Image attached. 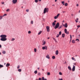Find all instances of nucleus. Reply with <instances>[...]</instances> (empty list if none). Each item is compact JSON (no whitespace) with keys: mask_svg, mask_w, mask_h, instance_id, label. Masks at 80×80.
<instances>
[{"mask_svg":"<svg viewBox=\"0 0 80 80\" xmlns=\"http://www.w3.org/2000/svg\"><path fill=\"white\" fill-rule=\"evenodd\" d=\"M0 37L1 38L0 39L1 41L5 42V41H6L7 40V38H6L7 37V35H2L0 36Z\"/></svg>","mask_w":80,"mask_h":80,"instance_id":"obj_1","label":"nucleus"},{"mask_svg":"<svg viewBox=\"0 0 80 80\" xmlns=\"http://www.w3.org/2000/svg\"><path fill=\"white\" fill-rule=\"evenodd\" d=\"M49 9L48 8H45L43 11V13L45 14L46 13H48Z\"/></svg>","mask_w":80,"mask_h":80,"instance_id":"obj_2","label":"nucleus"},{"mask_svg":"<svg viewBox=\"0 0 80 80\" xmlns=\"http://www.w3.org/2000/svg\"><path fill=\"white\" fill-rule=\"evenodd\" d=\"M60 25V24L58 22L56 25L55 27L54 28L55 29H57L58 28L59 26Z\"/></svg>","mask_w":80,"mask_h":80,"instance_id":"obj_3","label":"nucleus"},{"mask_svg":"<svg viewBox=\"0 0 80 80\" xmlns=\"http://www.w3.org/2000/svg\"><path fill=\"white\" fill-rule=\"evenodd\" d=\"M46 28L47 32H50V27H49V26H47Z\"/></svg>","mask_w":80,"mask_h":80,"instance_id":"obj_4","label":"nucleus"},{"mask_svg":"<svg viewBox=\"0 0 80 80\" xmlns=\"http://www.w3.org/2000/svg\"><path fill=\"white\" fill-rule=\"evenodd\" d=\"M62 25L63 26V27H65V28H67V27H68V25H67V23H65V25L62 24Z\"/></svg>","mask_w":80,"mask_h":80,"instance_id":"obj_5","label":"nucleus"},{"mask_svg":"<svg viewBox=\"0 0 80 80\" xmlns=\"http://www.w3.org/2000/svg\"><path fill=\"white\" fill-rule=\"evenodd\" d=\"M12 2L14 4H15L17 2V0H12Z\"/></svg>","mask_w":80,"mask_h":80,"instance_id":"obj_6","label":"nucleus"},{"mask_svg":"<svg viewBox=\"0 0 80 80\" xmlns=\"http://www.w3.org/2000/svg\"><path fill=\"white\" fill-rule=\"evenodd\" d=\"M43 50H47V47L45 46L42 47Z\"/></svg>","mask_w":80,"mask_h":80,"instance_id":"obj_7","label":"nucleus"},{"mask_svg":"<svg viewBox=\"0 0 80 80\" xmlns=\"http://www.w3.org/2000/svg\"><path fill=\"white\" fill-rule=\"evenodd\" d=\"M75 70V66H74V65H73V67L72 68V71L74 72Z\"/></svg>","mask_w":80,"mask_h":80,"instance_id":"obj_8","label":"nucleus"},{"mask_svg":"<svg viewBox=\"0 0 80 80\" xmlns=\"http://www.w3.org/2000/svg\"><path fill=\"white\" fill-rule=\"evenodd\" d=\"M46 58H48V59H50V57H49V55H47L46 56Z\"/></svg>","mask_w":80,"mask_h":80,"instance_id":"obj_9","label":"nucleus"},{"mask_svg":"<svg viewBox=\"0 0 80 80\" xmlns=\"http://www.w3.org/2000/svg\"><path fill=\"white\" fill-rule=\"evenodd\" d=\"M62 27H63V26L62 25L59 26V27L58 28V29H60V28H62Z\"/></svg>","mask_w":80,"mask_h":80,"instance_id":"obj_10","label":"nucleus"},{"mask_svg":"<svg viewBox=\"0 0 80 80\" xmlns=\"http://www.w3.org/2000/svg\"><path fill=\"white\" fill-rule=\"evenodd\" d=\"M10 64L9 63H8L6 64V66L7 67H9Z\"/></svg>","mask_w":80,"mask_h":80,"instance_id":"obj_11","label":"nucleus"},{"mask_svg":"<svg viewBox=\"0 0 80 80\" xmlns=\"http://www.w3.org/2000/svg\"><path fill=\"white\" fill-rule=\"evenodd\" d=\"M41 79L42 80H47V79H46V78L45 79V78H44V77H42Z\"/></svg>","mask_w":80,"mask_h":80,"instance_id":"obj_12","label":"nucleus"},{"mask_svg":"<svg viewBox=\"0 0 80 80\" xmlns=\"http://www.w3.org/2000/svg\"><path fill=\"white\" fill-rule=\"evenodd\" d=\"M58 50H57L56 52V55H58Z\"/></svg>","mask_w":80,"mask_h":80,"instance_id":"obj_13","label":"nucleus"},{"mask_svg":"<svg viewBox=\"0 0 80 80\" xmlns=\"http://www.w3.org/2000/svg\"><path fill=\"white\" fill-rule=\"evenodd\" d=\"M72 43H75V41L74 40H72Z\"/></svg>","mask_w":80,"mask_h":80,"instance_id":"obj_14","label":"nucleus"},{"mask_svg":"<svg viewBox=\"0 0 80 80\" xmlns=\"http://www.w3.org/2000/svg\"><path fill=\"white\" fill-rule=\"evenodd\" d=\"M68 68L69 70H72V68H71V67L68 66Z\"/></svg>","mask_w":80,"mask_h":80,"instance_id":"obj_15","label":"nucleus"},{"mask_svg":"<svg viewBox=\"0 0 80 80\" xmlns=\"http://www.w3.org/2000/svg\"><path fill=\"white\" fill-rule=\"evenodd\" d=\"M53 39L54 40L55 42H57V40H56V39H55V38H53Z\"/></svg>","mask_w":80,"mask_h":80,"instance_id":"obj_16","label":"nucleus"},{"mask_svg":"<svg viewBox=\"0 0 80 80\" xmlns=\"http://www.w3.org/2000/svg\"><path fill=\"white\" fill-rule=\"evenodd\" d=\"M2 53L3 54H5V53H6V52L5 51H3L2 52Z\"/></svg>","mask_w":80,"mask_h":80,"instance_id":"obj_17","label":"nucleus"},{"mask_svg":"<svg viewBox=\"0 0 80 80\" xmlns=\"http://www.w3.org/2000/svg\"><path fill=\"white\" fill-rule=\"evenodd\" d=\"M62 37L63 38H64L65 37V34H62Z\"/></svg>","mask_w":80,"mask_h":80,"instance_id":"obj_18","label":"nucleus"},{"mask_svg":"<svg viewBox=\"0 0 80 80\" xmlns=\"http://www.w3.org/2000/svg\"><path fill=\"white\" fill-rule=\"evenodd\" d=\"M62 4H63V5H65V4H64V3H65V1H62Z\"/></svg>","mask_w":80,"mask_h":80,"instance_id":"obj_19","label":"nucleus"},{"mask_svg":"<svg viewBox=\"0 0 80 80\" xmlns=\"http://www.w3.org/2000/svg\"><path fill=\"white\" fill-rule=\"evenodd\" d=\"M65 6L66 7H67V6H68V3H66L64 4Z\"/></svg>","mask_w":80,"mask_h":80,"instance_id":"obj_20","label":"nucleus"},{"mask_svg":"<svg viewBox=\"0 0 80 80\" xmlns=\"http://www.w3.org/2000/svg\"><path fill=\"white\" fill-rule=\"evenodd\" d=\"M55 24H56L55 22H53L52 23V25H53V26H55Z\"/></svg>","mask_w":80,"mask_h":80,"instance_id":"obj_21","label":"nucleus"},{"mask_svg":"<svg viewBox=\"0 0 80 80\" xmlns=\"http://www.w3.org/2000/svg\"><path fill=\"white\" fill-rule=\"evenodd\" d=\"M3 16H0V20H2L3 18Z\"/></svg>","mask_w":80,"mask_h":80,"instance_id":"obj_22","label":"nucleus"},{"mask_svg":"<svg viewBox=\"0 0 80 80\" xmlns=\"http://www.w3.org/2000/svg\"><path fill=\"white\" fill-rule=\"evenodd\" d=\"M37 72H38L36 70L34 71V73L35 74H37Z\"/></svg>","mask_w":80,"mask_h":80,"instance_id":"obj_23","label":"nucleus"},{"mask_svg":"<svg viewBox=\"0 0 80 80\" xmlns=\"http://www.w3.org/2000/svg\"><path fill=\"white\" fill-rule=\"evenodd\" d=\"M64 32L65 33H67V29H65Z\"/></svg>","mask_w":80,"mask_h":80,"instance_id":"obj_24","label":"nucleus"},{"mask_svg":"<svg viewBox=\"0 0 80 80\" xmlns=\"http://www.w3.org/2000/svg\"><path fill=\"white\" fill-rule=\"evenodd\" d=\"M2 67H3V65L0 64V68H2Z\"/></svg>","mask_w":80,"mask_h":80,"instance_id":"obj_25","label":"nucleus"},{"mask_svg":"<svg viewBox=\"0 0 80 80\" xmlns=\"http://www.w3.org/2000/svg\"><path fill=\"white\" fill-rule=\"evenodd\" d=\"M52 59H55V56H52Z\"/></svg>","mask_w":80,"mask_h":80,"instance_id":"obj_26","label":"nucleus"},{"mask_svg":"<svg viewBox=\"0 0 80 80\" xmlns=\"http://www.w3.org/2000/svg\"><path fill=\"white\" fill-rule=\"evenodd\" d=\"M61 34H62V32H61V31L59 32V35H60Z\"/></svg>","mask_w":80,"mask_h":80,"instance_id":"obj_27","label":"nucleus"},{"mask_svg":"<svg viewBox=\"0 0 80 80\" xmlns=\"http://www.w3.org/2000/svg\"><path fill=\"white\" fill-rule=\"evenodd\" d=\"M42 33V31H40L38 33V35H40Z\"/></svg>","mask_w":80,"mask_h":80,"instance_id":"obj_28","label":"nucleus"},{"mask_svg":"<svg viewBox=\"0 0 80 80\" xmlns=\"http://www.w3.org/2000/svg\"><path fill=\"white\" fill-rule=\"evenodd\" d=\"M46 43V42L45 41H44V42L43 43L42 45H45V44Z\"/></svg>","mask_w":80,"mask_h":80,"instance_id":"obj_29","label":"nucleus"},{"mask_svg":"<svg viewBox=\"0 0 80 80\" xmlns=\"http://www.w3.org/2000/svg\"><path fill=\"white\" fill-rule=\"evenodd\" d=\"M15 40V38H12L11 39V41H14Z\"/></svg>","mask_w":80,"mask_h":80,"instance_id":"obj_30","label":"nucleus"},{"mask_svg":"<svg viewBox=\"0 0 80 80\" xmlns=\"http://www.w3.org/2000/svg\"><path fill=\"white\" fill-rule=\"evenodd\" d=\"M48 75H50V72H48L47 73Z\"/></svg>","mask_w":80,"mask_h":80,"instance_id":"obj_31","label":"nucleus"},{"mask_svg":"<svg viewBox=\"0 0 80 80\" xmlns=\"http://www.w3.org/2000/svg\"><path fill=\"white\" fill-rule=\"evenodd\" d=\"M18 72H21L22 71V69H18Z\"/></svg>","mask_w":80,"mask_h":80,"instance_id":"obj_32","label":"nucleus"},{"mask_svg":"<svg viewBox=\"0 0 80 80\" xmlns=\"http://www.w3.org/2000/svg\"><path fill=\"white\" fill-rule=\"evenodd\" d=\"M34 51L35 52H37V49L34 48Z\"/></svg>","mask_w":80,"mask_h":80,"instance_id":"obj_33","label":"nucleus"},{"mask_svg":"<svg viewBox=\"0 0 80 80\" xmlns=\"http://www.w3.org/2000/svg\"><path fill=\"white\" fill-rule=\"evenodd\" d=\"M31 24H33V21H31Z\"/></svg>","mask_w":80,"mask_h":80,"instance_id":"obj_34","label":"nucleus"},{"mask_svg":"<svg viewBox=\"0 0 80 80\" xmlns=\"http://www.w3.org/2000/svg\"><path fill=\"white\" fill-rule=\"evenodd\" d=\"M57 18H58L57 16H55V17H54V19H57Z\"/></svg>","mask_w":80,"mask_h":80,"instance_id":"obj_35","label":"nucleus"},{"mask_svg":"<svg viewBox=\"0 0 80 80\" xmlns=\"http://www.w3.org/2000/svg\"><path fill=\"white\" fill-rule=\"evenodd\" d=\"M59 37V34H57V36H56V37H57V38H58V37Z\"/></svg>","mask_w":80,"mask_h":80,"instance_id":"obj_36","label":"nucleus"},{"mask_svg":"<svg viewBox=\"0 0 80 80\" xmlns=\"http://www.w3.org/2000/svg\"><path fill=\"white\" fill-rule=\"evenodd\" d=\"M35 2L36 3H38V0H35Z\"/></svg>","mask_w":80,"mask_h":80,"instance_id":"obj_37","label":"nucleus"},{"mask_svg":"<svg viewBox=\"0 0 80 80\" xmlns=\"http://www.w3.org/2000/svg\"><path fill=\"white\" fill-rule=\"evenodd\" d=\"M59 75H62V72H59Z\"/></svg>","mask_w":80,"mask_h":80,"instance_id":"obj_38","label":"nucleus"},{"mask_svg":"<svg viewBox=\"0 0 80 80\" xmlns=\"http://www.w3.org/2000/svg\"><path fill=\"white\" fill-rule=\"evenodd\" d=\"M6 15H7V14H4L3 15H2V17L4 16H6Z\"/></svg>","mask_w":80,"mask_h":80,"instance_id":"obj_39","label":"nucleus"},{"mask_svg":"<svg viewBox=\"0 0 80 80\" xmlns=\"http://www.w3.org/2000/svg\"><path fill=\"white\" fill-rule=\"evenodd\" d=\"M26 12H29V9H27L26 10Z\"/></svg>","mask_w":80,"mask_h":80,"instance_id":"obj_40","label":"nucleus"},{"mask_svg":"<svg viewBox=\"0 0 80 80\" xmlns=\"http://www.w3.org/2000/svg\"><path fill=\"white\" fill-rule=\"evenodd\" d=\"M7 12H9V11H10V9H7L6 10Z\"/></svg>","mask_w":80,"mask_h":80,"instance_id":"obj_41","label":"nucleus"},{"mask_svg":"<svg viewBox=\"0 0 80 80\" xmlns=\"http://www.w3.org/2000/svg\"><path fill=\"white\" fill-rule=\"evenodd\" d=\"M66 33V34H69V32H68H68H67L66 33Z\"/></svg>","mask_w":80,"mask_h":80,"instance_id":"obj_42","label":"nucleus"},{"mask_svg":"<svg viewBox=\"0 0 80 80\" xmlns=\"http://www.w3.org/2000/svg\"><path fill=\"white\" fill-rule=\"evenodd\" d=\"M59 15H60V14H58L57 16H57V17L58 18V16H59Z\"/></svg>","mask_w":80,"mask_h":80,"instance_id":"obj_43","label":"nucleus"},{"mask_svg":"<svg viewBox=\"0 0 80 80\" xmlns=\"http://www.w3.org/2000/svg\"><path fill=\"white\" fill-rule=\"evenodd\" d=\"M70 40H72V35H70Z\"/></svg>","mask_w":80,"mask_h":80,"instance_id":"obj_44","label":"nucleus"},{"mask_svg":"<svg viewBox=\"0 0 80 80\" xmlns=\"http://www.w3.org/2000/svg\"><path fill=\"white\" fill-rule=\"evenodd\" d=\"M78 40V41H79V39H76V41H77Z\"/></svg>","mask_w":80,"mask_h":80,"instance_id":"obj_45","label":"nucleus"},{"mask_svg":"<svg viewBox=\"0 0 80 80\" xmlns=\"http://www.w3.org/2000/svg\"><path fill=\"white\" fill-rule=\"evenodd\" d=\"M72 60H75V58L73 57H72Z\"/></svg>","mask_w":80,"mask_h":80,"instance_id":"obj_46","label":"nucleus"},{"mask_svg":"<svg viewBox=\"0 0 80 80\" xmlns=\"http://www.w3.org/2000/svg\"><path fill=\"white\" fill-rule=\"evenodd\" d=\"M28 33H31V31H29L28 32Z\"/></svg>","mask_w":80,"mask_h":80,"instance_id":"obj_47","label":"nucleus"},{"mask_svg":"<svg viewBox=\"0 0 80 80\" xmlns=\"http://www.w3.org/2000/svg\"><path fill=\"white\" fill-rule=\"evenodd\" d=\"M41 75V74L39 72V73H38V75L40 76V75Z\"/></svg>","mask_w":80,"mask_h":80,"instance_id":"obj_48","label":"nucleus"},{"mask_svg":"<svg viewBox=\"0 0 80 80\" xmlns=\"http://www.w3.org/2000/svg\"><path fill=\"white\" fill-rule=\"evenodd\" d=\"M75 21L76 22V23H77L78 22V21L77 20H75Z\"/></svg>","mask_w":80,"mask_h":80,"instance_id":"obj_49","label":"nucleus"},{"mask_svg":"<svg viewBox=\"0 0 80 80\" xmlns=\"http://www.w3.org/2000/svg\"><path fill=\"white\" fill-rule=\"evenodd\" d=\"M38 80H42V78H39V79H38Z\"/></svg>","mask_w":80,"mask_h":80,"instance_id":"obj_50","label":"nucleus"},{"mask_svg":"<svg viewBox=\"0 0 80 80\" xmlns=\"http://www.w3.org/2000/svg\"><path fill=\"white\" fill-rule=\"evenodd\" d=\"M20 68V66L18 65V66L17 67V68Z\"/></svg>","mask_w":80,"mask_h":80,"instance_id":"obj_51","label":"nucleus"},{"mask_svg":"<svg viewBox=\"0 0 80 80\" xmlns=\"http://www.w3.org/2000/svg\"><path fill=\"white\" fill-rule=\"evenodd\" d=\"M77 27H78V28H79V27H80V25H78Z\"/></svg>","mask_w":80,"mask_h":80,"instance_id":"obj_52","label":"nucleus"},{"mask_svg":"<svg viewBox=\"0 0 80 80\" xmlns=\"http://www.w3.org/2000/svg\"><path fill=\"white\" fill-rule=\"evenodd\" d=\"M76 6H77V7H78V4H76Z\"/></svg>","mask_w":80,"mask_h":80,"instance_id":"obj_53","label":"nucleus"},{"mask_svg":"<svg viewBox=\"0 0 80 80\" xmlns=\"http://www.w3.org/2000/svg\"><path fill=\"white\" fill-rule=\"evenodd\" d=\"M2 4H4V2H2Z\"/></svg>","mask_w":80,"mask_h":80,"instance_id":"obj_54","label":"nucleus"},{"mask_svg":"<svg viewBox=\"0 0 80 80\" xmlns=\"http://www.w3.org/2000/svg\"><path fill=\"white\" fill-rule=\"evenodd\" d=\"M0 48H2V45L0 44Z\"/></svg>","mask_w":80,"mask_h":80,"instance_id":"obj_55","label":"nucleus"},{"mask_svg":"<svg viewBox=\"0 0 80 80\" xmlns=\"http://www.w3.org/2000/svg\"><path fill=\"white\" fill-rule=\"evenodd\" d=\"M65 11H62L63 13H65Z\"/></svg>","mask_w":80,"mask_h":80,"instance_id":"obj_56","label":"nucleus"},{"mask_svg":"<svg viewBox=\"0 0 80 80\" xmlns=\"http://www.w3.org/2000/svg\"><path fill=\"white\" fill-rule=\"evenodd\" d=\"M56 22H57V21H56V20H55V21H54V23H56Z\"/></svg>","mask_w":80,"mask_h":80,"instance_id":"obj_57","label":"nucleus"},{"mask_svg":"<svg viewBox=\"0 0 80 80\" xmlns=\"http://www.w3.org/2000/svg\"><path fill=\"white\" fill-rule=\"evenodd\" d=\"M59 80H63L62 78H61Z\"/></svg>","mask_w":80,"mask_h":80,"instance_id":"obj_58","label":"nucleus"},{"mask_svg":"<svg viewBox=\"0 0 80 80\" xmlns=\"http://www.w3.org/2000/svg\"><path fill=\"white\" fill-rule=\"evenodd\" d=\"M39 69H40V68H38V70H39Z\"/></svg>","mask_w":80,"mask_h":80,"instance_id":"obj_59","label":"nucleus"},{"mask_svg":"<svg viewBox=\"0 0 80 80\" xmlns=\"http://www.w3.org/2000/svg\"><path fill=\"white\" fill-rule=\"evenodd\" d=\"M57 0H55V2H57Z\"/></svg>","mask_w":80,"mask_h":80,"instance_id":"obj_60","label":"nucleus"},{"mask_svg":"<svg viewBox=\"0 0 80 80\" xmlns=\"http://www.w3.org/2000/svg\"><path fill=\"white\" fill-rule=\"evenodd\" d=\"M38 1H39V2H41V0H38Z\"/></svg>","mask_w":80,"mask_h":80,"instance_id":"obj_61","label":"nucleus"},{"mask_svg":"<svg viewBox=\"0 0 80 80\" xmlns=\"http://www.w3.org/2000/svg\"><path fill=\"white\" fill-rule=\"evenodd\" d=\"M74 64L75 65H76V63H74Z\"/></svg>","mask_w":80,"mask_h":80,"instance_id":"obj_62","label":"nucleus"},{"mask_svg":"<svg viewBox=\"0 0 80 80\" xmlns=\"http://www.w3.org/2000/svg\"><path fill=\"white\" fill-rule=\"evenodd\" d=\"M48 39H50V38H49V37L48 38Z\"/></svg>","mask_w":80,"mask_h":80,"instance_id":"obj_63","label":"nucleus"},{"mask_svg":"<svg viewBox=\"0 0 80 80\" xmlns=\"http://www.w3.org/2000/svg\"><path fill=\"white\" fill-rule=\"evenodd\" d=\"M80 12V10H79V13Z\"/></svg>","mask_w":80,"mask_h":80,"instance_id":"obj_64","label":"nucleus"}]
</instances>
